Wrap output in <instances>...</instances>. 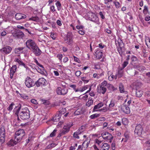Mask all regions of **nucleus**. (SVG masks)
<instances>
[{"label": "nucleus", "mask_w": 150, "mask_h": 150, "mask_svg": "<svg viewBox=\"0 0 150 150\" xmlns=\"http://www.w3.org/2000/svg\"><path fill=\"white\" fill-rule=\"evenodd\" d=\"M15 114L18 116V119L19 120V116L22 120H26L30 118L29 110L27 108H21V107H19L16 110L14 109Z\"/></svg>", "instance_id": "f257e3e1"}, {"label": "nucleus", "mask_w": 150, "mask_h": 150, "mask_svg": "<svg viewBox=\"0 0 150 150\" xmlns=\"http://www.w3.org/2000/svg\"><path fill=\"white\" fill-rule=\"evenodd\" d=\"M73 124L72 122H69L65 125L62 129L61 130L58 137H59L69 132L70 128L73 126Z\"/></svg>", "instance_id": "f03ea898"}, {"label": "nucleus", "mask_w": 150, "mask_h": 150, "mask_svg": "<svg viewBox=\"0 0 150 150\" xmlns=\"http://www.w3.org/2000/svg\"><path fill=\"white\" fill-rule=\"evenodd\" d=\"M73 35L71 32H68L64 38V41L69 45H72L73 42Z\"/></svg>", "instance_id": "7ed1b4c3"}, {"label": "nucleus", "mask_w": 150, "mask_h": 150, "mask_svg": "<svg viewBox=\"0 0 150 150\" xmlns=\"http://www.w3.org/2000/svg\"><path fill=\"white\" fill-rule=\"evenodd\" d=\"M35 83L33 80L29 76H27L25 80V85L28 88L34 86L35 85Z\"/></svg>", "instance_id": "20e7f679"}, {"label": "nucleus", "mask_w": 150, "mask_h": 150, "mask_svg": "<svg viewBox=\"0 0 150 150\" xmlns=\"http://www.w3.org/2000/svg\"><path fill=\"white\" fill-rule=\"evenodd\" d=\"M0 130V141L2 144L4 143L5 140V130L4 127L1 126Z\"/></svg>", "instance_id": "39448f33"}, {"label": "nucleus", "mask_w": 150, "mask_h": 150, "mask_svg": "<svg viewBox=\"0 0 150 150\" xmlns=\"http://www.w3.org/2000/svg\"><path fill=\"white\" fill-rule=\"evenodd\" d=\"M26 46L28 48L32 50L37 45L35 42L32 40H28L25 43Z\"/></svg>", "instance_id": "423d86ee"}, {"label": "nucleus", "mask_w": 150, "mask_h": 150, "mask_svg": "<svg viewBox=\"0 0 150 150\" xmlns=\"http://www.w3.org/2000/svg\"><path fill=\"white\" fill-rule=\"evenodd\" d=\"M13 37L15 38H22L24 37V34L23 33L19 30H16L14 32L12 33Z\"/></svg>", "instance_id": "0eeeda50"}, {"label": "nucleus", "mask_w": 150, "mask_h": 150, "mask_svg": "<svg viewBox=\"0 0 150 150\" xmlns=\"http://www.w3.org/2000/svg\"><path fill=\"white\" fill-rule=\"evenodd\" d=\"M103 138L105 140H109L110 142H111L113 138L112 134L108 132H104L101 134Z\"/></svg>", "instance_id": "6e6552de"}, {"label": "nucleus", "mask_w": 150, "mask_h": 150, "mask_svg": "<svg viewBox=\"0 0 150 150\" xmlns=\"http://www.w3.org/2000/svg\"><path fill=\"white\" fill-rule=\"evenodd\" d=\"M56 91L58 95H64L67 93L68 90L66 88L59 87L57 88Z\"/></svg>", "instance_id": "1a4fd4ad"}, {"label": "nucleus", "mask_w": 150, "mask_h": 150, "mask_svg": "<svg viewBox=\"0 0 150 150\" xmlns=\"http://www.w3.org/2000/svg\"><path fill=\"white\" fill-rule=\"evenodd\" d=\"M46 80L43 78H40L35 82V85L37 87H39L40 86L45 85L46 84Z\"/></svg>", "instance_id": "9d476101"}, {"label": "nucleus", "mask_w": 150, "mask_h": 150, "mask_svg": "<svg viewBox=\"0 0 150 150\" xmlns=\"http://www.w3.org/2000/svg\"><path fill=\"white\" fill-rule=\"evenodd\" d=\"M12 50V48L11 47L6 46L0 49V52H2L3 53L7 54H9Z\"/></svg>", "instance_id": "9b49d317"}, {"label": "nucleus", "mask_w": 150, "mask_h": 150, "mask_svg": "<svg viewBox=\"0 0 150 150\" xmlns=\"http://www.w3.org/2000/svg\"><path fill=\"white\" fill-rule=\"evenodd\" d=\"M143 130L142 127L140 125H138L136 127L134 130L135 134H137L138 136H140L141 135Z\"/></svg>", "instance_id": "f8f14e48"}, {"label": "nucleus", "mask_w": 150, "mask_h": 150, "mask_svg": "<svg viewBox=\"0 0 150 150\" xmlns=\"http://www.w3.org/2000/svg\"><path fill=\"white\" fill-rule=\"evenodd\" d=\"M97 90L98 93L103 94H104L107 91L106 87L100 85L97 86Z\"/></svg>", "instance_id": "ddd939ff"}, {"label": "nucleus", "mask_w": 150, "mask_h": 150, "mask_svg": "<svg viewBox=\"0 0 150 150\" xmlns=\"http://www.w3.org/2000/svg\"><path fill=\"white\" fill-rule=\"evenodd\" d=\"M90 141V138H87V139L84 141L82 144L81 150H85L88 147Z\"/></svg>", "instance_id": "4468645a"}, {"label": "nucleus", "mask_w": 150, "mask_h": 150, "mask_svg": "<svg viewBox=\"0 0 150 150\" xmlns=\"http://www.w3.org/2000/svg\"><path fill=\"white\" fill-rule=\"evenodd\" d=\"M31 50H32L35 56H40L41 53V51L37 45Z\"/></svg>", "instance_id": "2eb2a0df"}, {"label": "nucleus", "mask_w": 150, "mask_h": 150, "mask_svg": "<svg viewBox=\"0 0 150 150\" xmlns=\"http://www.w3.org/2000/svg\"><path fill=\"white\" fill-rule=\"evenodd\" d=\"M17 69V66L16 65H13L10 68V78L11 79L13 78V76L15 73Z\"/></svg>", "instance_id": "dca6fc26"}, {"label": "nucleus", "mask_w": 150, "mask_h": 150, "mask_svg": "<svg viewBox=\"0 0 150 150\" xmlns=\"http://www.w3.org/2000/svg\"><path fill=\"white\" fill-rule=\"evenodd\" d=\"M25 132L23 129H20L16 132L15 135L23 138L25 136Z\"/></svg>", "instance_id": "f3484780"}, {"label": "nucleus", "mask_w": 150, "mask_h": 150, "mask_svg": "<svg viewBox=\"0 0 150 150\" xmlns=\"http://www.w3.org/2000/svg\"><path fill=\"white\" fill-rule=\"evenodd\" d=\"M122 110L127 114H129L130 113V110L129 107L126 105H123L121 108Z\"/></svg>", "instance_id": "a211bd4d"}, {"label": "nucleus", "mask_w": 150, "mask_h": 150, "mask_svg": "<svg viewBox=\"0 0 150 150\" xmlns=\"http://www.w3.org/2000/svg\"><path fill=\"white\" fill-rule=\"evenodd\" d=\"M26 17V16L25 15L22 13H17L15 15V18L18 20L25 18Z\"/></svg>", "instance_id": "6ab92c4d"}, {"label": "nucleus", "mask_w": 150, "mask_h": 150, "mask_svg": "<svg viewBox=\"0 0 150 150\" xmlns=\"http://www.w3.org/2000/svg\"><path fill=\"white\" fill-rule=\"evenodd\" d=\"M90 14L91 16V17H89V18L91 21L95 22L98 20V18L95 14L92 12Z\"/></svg>", "instance_id": "aec40b11"}, {"label": "nucleus", "mask_w": 150, "mask_h": 150, "mask_svg": "<svg viewBox=\"0 0 150 150\" xmlns=\"http://www.w3.org/2000/svg\"><path fill=\"white\" fill-rule=\"evenodd\" d=\"M96 58V59H100L103 55V52L100 50H97L95 52Z\"/></svg>", "instance_id": "412c9836"}, {"label": "nucleus", "mask_w": 150, "mask_h": 150, "mask_svg": "<svg viewBox=\"0 0 150 150\" xmlns=\"http://www.w3.org/2000/svg\"><path fill=\"white\" fill-rule=\"evenodd\" d=\"M22 138L15 135L14 136V142L13 143L14 144H12V146H14V145L20 142Z\"/></svg>", "instance_id": "4be33fe9"}, {"label": "nucleus", "mask_w": 150, "mask_h": 150, "mask_svg": "<svg viewBox=\"0 0 150 150\" xmlns=\"http://www.w3.org/2000/svg\"><path fill=\"white\" fill-rule=\"evenodd\" d=\"M119 88L120 92L121 93L127 94L128 92L125 91L123 84L122 83H120L119 85Z\"/></svg>", "instance_id": "5701e85b"}, {"label": "nucleus", "mask_w": 150, "mask_h": 150, "mask_svg": "<svg viewBox=\"0 0 150 150\" xmlns=\"http://www.w3.org/2000/svg\"><path fill=\"white\" fill-rule=\"evenodd\" d=\"M110 148L109 145L105 143L103 144L100 148V150H109Z\"/></svg>", "instance_id": "b1692460"}, {"label": "nucleus", "mask_w": 150, "mask_h": 150, "mask_svg": "<svg viewBox=\"0 0 150 150\" xmlns=\"http://www.w3.org/2000/svg\"><path fill=\"white\" fill-rule=\"evenodd\" d=\"M103 144L104 143L102 141L97 139L95 140V144L97 145L98 148H100Z\"/></svg>", "instance_id": "393cba45"}, {"label": "nucleus", "mask_w": 150, "mask_h": 150, "mask_svg": "<svg viewBox=\"0 0 150 150\" xmlns=\"http://www.w3.org/2000/svg\"><path fill=\"white\" fill-rule=\"evenodd\" d=\"M107 88L109 90L114 91L117 90V88L114 87L113 85L108 83L107 85Z\"/></svg>", "instance_id": "a878e982"}, {"label": "nucleus", "mask_w": 150, "mask_h": 150, "mask_svg": "<svg viewBox=\"0 0 150 150\" xmlns=\"http://www.w3.org/2000/svg\"><path fill=\"white\" fill-rule=\"evenodd\" d=\"M16 62H18L19 65L23 66L26 69L28 68V67L22 61L20 60L19 59H16Z\"/></svg>", "instance_id": "bb28decb"}, {"label": "nucleus", "mask_w": 150, "mask_h": 150, "mask_svg": "<svg viewBox=\"0 0 150 150\" xmlns=\"http://www.w3.org/2000/svg\"><path fill=\"white\" fill-rule=\"evenodd\" d=\"M103 104L102 103H100L98 104L97 105L94 106L93 109V111L95 112L97 111L98 110H96L100 108V107L103 106Z\"/></svg>", "instance_id": "cd10ccee"}, {"label": "nucleus", "mask_w": 150, "mask_h": 150, "mask_svg": "<svg viewBox=\"0 0 150 150\" xmlns=\"http://www.w3.org/2000/svg\"><path fill=\"white\" fill-rule=\"evenodd\" d=\"M61 116L59 115L57 113L56 115L54 117H53L52 120L54 122H58Z\"/></svg>", "instance_id": "c85d7f7f"}, {"label": "nucleus", "mask_w": 150, "mask_h": 150, "mask_svg": "<svg viewBox=\"0 0 150 150\" xmlns=\"http://www.w3.org/2000/svg\"><path fill=\"white\" fill-rule=\"evenodd\" d=\"M143 95V92L141 90H136V95L137 97L139 98L141 97Z\"/></svg>", "instance_id": "c756f323"}, {"label": "nucleus", "mask_w": 150, "mask_h": 150, "mask_svg": "<svg viewBox=\"0 0 150 150\" xmlns=\"http://www.w3.org/2000/svg\"><path fill=\"white\" fill-rule=\"evenodd\" d=\"M25 47H19L16 48L15 50V52L16 53H22V52L23 49H25Z\"/></svg>", "instance_id": "7c9ffc66"}, {"label": "nucleus", "mask_w": 150, "mask_h": 150, "mask_svg": "<svg viewBox=\"0 0 150 150\" xmlns=\"http://www.w3.org/2000/svg\"><path fill=\"white\" fill-rule=\"evenodd\" d=\"M136 68L137 69L138 71H140L145 70L146 69V68L142 66L136 65Z\"/></svg>", "instance_id": "2f4dec72"}, {"label": "nucleus", "mask_w": 150, "mask_h": 150, "mask_svg": "<svg viewBox=\"0 0 150 150\" xmlns=\"http://www.w3.org/2000/svg\"><path fill=\"white\" fill-rule=\"evenodd\" d=\"M93 101L92 100V98H88V101L86 103V105L88 107H89L93 104Z\"/></svg>", "instance_id": "473e14b6"}, {"label": "nucleus", "mask_w": 150, "mask_h": 150, "mask_svg": "<svg viewBox=\"0 0 150 150\" xmlns=\"http://www.w3.org/2000/svg\"><path fill=\"white\" fill-rule=\"evenodd\" d=\"M146 44L148 48H150V38L149 37L146 38L145 40Z\"/></svg>", "instance_id": "72a5a7b5"}, {"label": "nucleus", "mask_w": 150, "mask_h": 150, "mask_svg": "<svg viewBox=\"0 0 150 150\" xmlns=\"http://www.w3.org/2000/svg\"><path fill=\"white\" fill-rule=\"evenodd\" d=\"M66 112V109L65 108H62L57 113L61 116L62 114H64Z\"/></svg>", "instance_id": "f704fd0d"}, {"label": "nucleus", "mask_w": 150, "mask_h": 150, "mask_svg": "<svg viewBox=\"0 0 150 150\" xmlns=\"http://www.w3.org/2000/svg\"><path fill=\"white\" fill-rule=\"evenodd\" d=\"M123 69H122V68L119 70L118 71L117 74H116L117 75L118 78H120L122 77L123 75V72L122 71Z\"/></svg>", "instance_id": "c9c22d12"}, {"label": "nucleus", "mask_w": 150, "mask_h": 150, "mask_svg": "<svg viewBox=\"0 0 150 150\" xmlns=\"http://www.w3.org/2000/svg\"><path fill=\"white\" fill-rule=\"evenodd\" d=\"M117 75H116L114 76L111 75L108 76V79L110 81H112L113 79H117Z\"/></svg>", "instance_id": "e433bc0d"}, {"label": "nucleus", "mask_w": 150, "mask_h": 150, "mask_svg": "<svg viewBox=\"0 0 150 150\" xmlns=\"http://www.w3.org/2000/svg\"><path fill=\"white\" fill-rule=\"evenodd\" d=\"M120 42L119 41H115V43L117 47H122L121 46L122 45V40L120 39Z\"/></svg>", "instance_id": "4c0bfd02"}, {"label": "nucleus", "mask_w": 150, "mask_h": 150, "mask_svg": "<svg viewBox=\"0 0 150 150\" xmlns=\"http://www.w3.org/2000/svg\"><path fill=\"white\" fill-rule=\"evenodd\" d=\"M100 116V114H95L91 115L89 117L91 119H93L98 117Z\"/></svg>", "instance_id": "58836bf2"}, {"label": "nucleus", "mask_w": 150, "mask_h": 150, "mask_svg": "<svg viewBox=\"0 0 150 150\" xmlns=\"http://www.w3.org/2000/svg\"><path fill=\"white\" fill-rule=\"evenodd\" d=\"M148 7L146 6H144V9L143 11V13L145 15L147 14L148 13Z\"/></svg>", "instance_id": "ea45409f"}, {"label": "nucleus", "mask_w": 150, "mask_h": 150, "mask_svg": "<svg viewBox=\"0 0 150 150\" xmlns=\"http://www.w3.org/2000/svg\"><path fill=\"white\" fill-rule=\"evenodd\" d=\"M80 134V132L77 131L73 134V137L79 139V137L78 136V135Z\"/></svg>", "instance_id": "a19ab883"}, {"label": "nucleus", "mask_w": 150, "mask_h": 150, "mask_svg": "<svg viewBox=\"0 0 150 150\" xmlns=\"http://www.w3.org/2000/svg\"><path fill=\"white\" fill-rule=\"evenodd\" d=\"M55 4L57 7L58 10L59 11L61 9V4L59 1H58Z\"/></svg>", "instance_id": "79ce46f5"}, {"label": "nucleus", "mask_w": 150, "mask_h": 150, "mask_svg": "<svg viewBox=\"0 0 150 150\" xmlns=\"http://www.w3.org/2000/svg\"><path fill=\"white\" fill-rule=\"evenodd\" d=\"M102 76V74H94L93 75V76L94 78L97 79L99 78Z\"/></svg>", "instance_id": "37998d69"}, {"label": "nucleus", "mask_w": 150, "mask_h": 150, "mask_svg": "<svg viewBox=\"0 0 150 150\" xmlns=\"http://www.w3.org/2000/svg\"><path fill=\"white\" fill-rule=\"evenodd\" d=\"M15 105V104L13 103H11L9 105L8 107L7 108V109L9 111H11L13 109V106Z\"/></svg>", "instance_id": "c03bdc74"}, {"label": "nucleus", "mask_w": 150, "mask_h": 150, "mask_svg": "<svg viewBox=\"0 0 150 150\" xmlns=\"http://www.w3.org/2000/svg\"><path fill=\"white\" fill-rule=\"evenodd\" d=\"M117 51L120 55L122 56V47H117Z\"/></svg>", "instance_id": "a18cd8bd"}, {"label": "nucleus", "mask_w": 150, "mask_h": 150, "mask_svg": "<svg viewBox=\"0 0 150 150\" xmlns=\"http://www.w3.org/2000/svg\"><path fill=\"white\" fill-rule=\"evenodd\" d=\"M130 72H134L133 74H132L131 73H130V74L132 75V76H134L135 75L137 74H138V72L137 71H135V70H133L132 69H131L130 70Z\"/></svg>", "instance_id": "49530a36"}, {"label": "nucleus", "mask_w": 150, "mask_h": 150, "mask_svg": "<svg viewBox=\"0 0 150 150\" xmlns=\"http://www.w3.org/2000/svg\"><path fill=\"white\" fill-rule=\"evenodd\" d=\"M128 64V62L127 61H125L124 62L123 64H122V69H123Z\"/></svg>", "instance_id": "de8ad7c7"}, {"label": "nucleus", "mask_w": 150, "mask_h": 150, "mask_svg": "<svg viewBox=\"0 0 150 150\" xmlns=\"http://www.w3.org/2000/svg\"><path fill=\"white\" fill-rule=\"evenodd\" d=\"M86 77H82L81 78V80L84 83H88L89 82V80L86 79Z\"/></svg>", "instance_id": "09e8293b"}, {"label": "nucleus", "mask_w": 150, "mask_h": 150, "mask_svg": "<svg viewBox=\"0 0 150 150\" xmlns=\"http://www.w3.org/2000/svg\"><path fill=\"white\" fill-rule=\"evenodd\" d=\"M124 136L126 139H124V142H127L128 139L129 138V135L127 133H125L124 134Z\"/></svg>", "instance_id": "8fccbe9b"}, {"label": "nucleus", "mask_w": 150, "mask_h": 150, "mask_svg": "<svg viewBox=\"0 0 150 150\" xmlns=\"http://www.w3.org/2000/svg\"><path fill=\"white\" fill-rule=\"evenodd\" d=\"M131 60L132 62H137V57L134 55L132 56L131 57Z\"/></svg>", "instance_id": "3c124183"}, {"label": "nucleus", "mask_w": 150, "mask_h": 150, "mask_svg": "<svg viewBox=\"0 0 150 150\" xmlns=\"http://www.w3.org/2000/svg\"><path fill=\"white\" fill-rule=\"evenodd\" d=\"M20 96L23 98L25 99H28V96L25 94H20Z\"/></svg>", "instance_id": "603ef678"}, {"label": "nucleus", "mask_w": 150, "mask_h": 150, "mask_svg": "<svg viewBox=\"0 0 150 150\" xmlns=\"http://www.w3.org/2000/svg\"><path fill=\"white\" fill-rule=\"evenodd\" d=\"M70 87L72 88L75 92H77V90H76V86L74 84H71L69 86Z\"/></svg>", "instance_id": "864d4df0"}, {"label": "nucleus", "mask_w": 150, "mask_h": 150, "mask_svg": "<svg viewBox=\"0 0 150 150\" xmlns=\"http://www.w3.org/2000/svg\"><path fill=\"white\" fill-rule=\"evenodd\" d=\"M30 20L34 21H37L39 20L38 17H33L30 18Z\"/></svg>", "instance_id": "5fc2aeb1"}, {"label": "nucleus", "mask_w": 150, "mask_h": 150, "mask_svg": "<svg viewBox=\"0 0 150 150\" xmlns=\"http://www.w3.org/2000/svg\"><path fill=\"white\" fill-rule=\"evenodd\" d=\"M108 84L107 81L105 80L101 83V85H100L104 87L106 86L107 87Z\"/></svg>", "instance_id": "6e6d98bb"}, {"label": "nucleus", "mask_w": 150, "mask_h": 150, "mask_svg": "<svg viewBox=\"0 0 150 150\" xmlns=\"http://www.w3.org/2000/svg\"><path fill=\"white\" fill-rule=\"evenodd\" d=\"M42 68V70L41 69L38 67L37 69L38 72L41 74H43L44 73V70Z\"/></svg>", "instance_id": "4d7b16f0"}, {"label": "nucleus", "mask_w": 150, "mask_h": 150, "mask_svg": "<svg viewBox=\"0 0 150 150\" xmlns=\"http://www.w3.org/2000/svg\"><path fill=\"white\" fill-rule=\"evenodd\" d=\"M57 57L58 58L59 60L61 62L62 61V59L63 57V55L61 54H58L57 55Z\"/></svg>", "instance_id": "13d9d810"}, {"label": "nucleus", "mask_w": 150, "mask_h": 150, "mask_svg": "<svg viewBox=\"0 0 150 150\" xmlns=\"http://www.w3.org/2000/svg\"><path fill=\"white\" fill-rule=\"evenodd\" d=\"M34 62L36 63L37 64L38 66H39L40 67H41L42 68L44 69L43 66L42 65L40 64L39 63H38L37 60L36 59H35Z\"/></svg>", "instance_id": "bf43d9fd"}, {"label": "nucleus", "mask_w": 150, "mask_h": 150, "mask_svg": "<svg viewBox=\"0 0 150 150\" xmlns=\"http://www.w3.org/2000/svg\"><path fill=\"white\" fill-rule=\"evenodd\" d=\"M115 142H113L111 144V148L112 150H115Z\"/></svg>", "instance_id": "052dcab7"}, {"label": "nucleus", "mask_w": 150, "mask_h": 150, "mask_svg": "<svg viewBox=\"0 0 150 150\" xmlns=\"http://www.w3.org/2000/svg\"><path fill=\"white\" fill-rule=\"evenodd\" d=\"M114 4H115L116 7L117 8H118L120 7V3L117 1H115L114 2Z\"/></svg>", "instance_id": "680f3d73"}, {"label": "nucleus", "mask_w": 150, "mask_h": 150, "mask_svg": "<svg viewBox=\"0 0 150 150\" xmlns=\"http://www.w3.org/2000/svg\"><path fill=\"white\" fill-rule=\"evenodd\" d=\"M115 105V103L113 100H111L109 104V106L110 108L113 107Z\"/></svg>", "instance_id": "e2e57ef3"}, {"label": "nucleus", "mask_w": 150, "mask_h": 150, "mask_svg": "<svg viewBox=\"0 0 150 150\" xmlns=\"http://www.w3.org/2000/svg\"><path fill=\"white\" fill-rule=\"evenodd\" d=\"M73 57L75 61L77 62L78 63H80L81 61L79 58L74 56H73Z\"/></svg>", "instance_id": "0e129e2a"}, {"label": "nucleus", "mask_w": 150, "mask_h": 150, "mask_svg": "<svg viewBox=\"0 0 150 150\" xmlns=\"http://www.w3.org/2000/svg\"><path fill=\"white\" fill-rule=\"evenodd\" d=\"M57 132L56 129H54L53 132L50 134V136L51 137L54 136L55 135V133Z\"/></svg>", "instance_id": "69168bd1"}, {"label": "nucleus", "mask_w": 150, "mask_h": 150, "mask_svg": "<svg viewBox=\"0 0 150 150\" xmlns=\"http://www.w3.org/2000/svg\"><path fill=\"white\" fill-rule=\"evenodd\" d=\"M78 33L80 35H83L85 34V32L84 30H80L78 31Z\"/></svg>", "instance_id": "338daca9"}, {"label": "nucleus", "mask_w": 150, "mask_h": 150, "mask_svg": "<svg viewBox=\"0 0 150 150\" xmlns=\"http://www.w3.org/2000/svg\"><path fill=\"white\" fill-rule=\"evenodd\" d=\"M145 144L147 146L150 147V139L146 142Z\"/></svg>", "instance_id": "774afa93"}]
</instances>
